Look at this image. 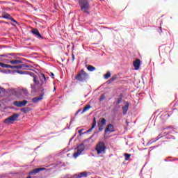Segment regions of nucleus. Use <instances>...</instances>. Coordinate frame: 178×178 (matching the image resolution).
<instances>
[{"instance_id": "nucleus-42", "label": "nucleus", "mask_w": 178, "mask_h": 178, "mask_svg": "<svg viewBox=\"0 0 178 178\" xmlns=\"http://www.w3.org/2000/svg\"><path fill=\"white\" fill-rule=\"evenodd\" d=\"M70 175L69 174H67L65 176H64L62 178H71V177H70Z\"/></svg>"}, {"instance_id": "nucleus-58", "label": "nucleus", "mask_w": 178, "mask_h": 178, "mask_svg": "<svg viewBox=\"0 0 178 178\" xmlns=\"http://www.w3.org/2000/svg\"><path fill=\"white\" fill-rule=\"evenodd\" d=\"M6 1H0V3H6Z\"/></svg>"}, {"instance_id": "nucleus-4", "label": "nucleus", "mask_w": 178, "mask_h": 178, "mask_svg": "<svg viewBox=\"0 0 178 178\" xmlns=\"http://www.w3.org/2000/svg\"><path fill=\"white\" fill-rule=\"evenodd\" d=\"M90 79L88 73L86 72L84 70H81L80 72L75 76V80L81 83H87Z\"/></svg>"}, {"instance_id": "nucleus-16", "label": "nucleus", "mask_w": 178, "mask_h": 178, "mask_svg": "<svg viewBox=\"0 0 178 178\" xmlns=\"http://www.w3.org/2000/svg\"><path fill=\"white\" fill-rule=\"evenodd\" d=\"M133 65L135 70H138V69H140V66H141V60H140V59H136L134 61Z\"/></svg>"}, {"instance_id": "nucleus-40", "label": "nucleus", "mask_w": 178, "mask_h": 178, "mask_svg": "<svg viewBox=\"0 0 178 178\" xmlns=\"http://www.w3.org/2000/svg\"><path fill=\"white\" fill-rule=\"evenodd\" d=\"M123 97H124L123 93H120V94L119 95V97H118V98H119L120 99H122H122H123Z\"/></svg>"}, {"instance_id": "nucleus-26", "label": "nucleus", "mask_w": 178, "mask_h": 178, "mask_svg": "<svg viewBox=\"0 0 178 178\" xmlns=\"http://www.w3.org/2000/svg\"><path fill=\"white\" fill-rule=\"evenodd\" d=\"M95 67L91 65H88L87 66V70H88V72H94V70H95Z\"/></svg>"}, {"instance_id": "nucleus-35", "label": "nucleus", "mask_w": 178, "mask_h": 178, "mask_svg": "<svg viewBox=\"0 0 178 178\" xmlns=\"http://www.w3.org/2000/svg\"><path fill=\"white\" fill-rule=\"evenodd\" d=\"M104 99H105V95H102L100 96V98L99 99V102H102V101H104Z\"/></svg>"}, {"instance_id": "nucleus-53", "label": "nucleus", "mask_w": 178, "mask_h": 178, "mask_svg": "<svg viewBox=\"0 0 178 178\" xmlns=\"http://www.w3.org/2000/svg\"><path fill=\"white\" fill-rule=\"evenodd\" d=\"M160 31L161 33H163V31H162V27H160Z\"/></svg>"}, {"instance_id": "nucleus-37", "label": "nucleus", "mask_w": 178, "mask_h": 178, "mask_svg": "<svg viewBox=\"0 0 178 178\" xmlns=\"http://www.w3.org/2000/svg\"><path fill=\"white\" fill-rule=\"evenodd\" d=\"M83 130L84 129H81L78 131L79 136H83V134H85L84 132H83Z\"/></svg>"}, {"instance_id": "nucleus-32", "label": "nucleus", "mask_w": 178, "mask_h": 178, "mask_svg": "<svg viewBox=\"0 0 178 178\" xmlns=\"http://www.w3.org/2000/svg\"><path fill=\"white\" fill-rule=\"evenodd\" d=\"M0 73H5L6 74H8V73H12V70H1Z\"/></svg>"}, {"instance_id": "nucleus-41", "label": "nucleus", "mask_w": 178, "mask_h": 178, "mask_svg": "<svg viewBox=\"0 0 178 178\" xmlns=\"http://www.w3.org/2000/svg\"><path fill=\"white\" fill-rule=\"evenodd\" d=\"M76 137V134L73 136V137H72L70 139V143H72V141H73V139Z\"/></svg>"}, {"instance_id": "nucleus-3", "label": "nucleus", "mask_w": 178, "mask_h": 178, "mask_svg": "<svg viewBox=\"0 0 178 178\" xmlns=\"http://www.w3.org/2000/svg\"><path fill=\"white\" fill-rule=\"evenodd\" d=\"M31 74H32V75H30V76L31 77L33 78V81L34 83V84L33 85L31 84V86H35L36 88H37L36 86H41V83H42V81H45V79L43 77H42L41 76L42 74H43V76H44V77L47 78V79H49V76L47 77V76L44 75V73H40L39 76L35 75V74H34V72H31Z\"/></svg>"}, {"instance_id": "nucleus-60", "label": "nucleus", "mask_w": 178, "mask_h": 178, "mask_svg": "<svg viewBox=\"0 0 178 178\" xmlns=\"http://www.w3.org/2000/svg\"><path fill=\"white\" fill-rule=\"evenodd\" d=\"M68 130H70V125L67 127Z\"/></svg>"}, {"instance_id": "nucleus-39", "label": "nucleus", "mask_w": 178, "mask_h": 178, "mask_svg": "<svg viewBox=\"0 0 178 178\" xmlns=\"http://www.w3.org/2000/svg\"><path fill=\"white\" fill-rule=\"evenodd\" d=\"M5 92V88L0 86V95L2 94V92Z\"/></svg>"}, {"instance_id": "nucleus-63", "label": "nucleus", "mask_w": 178, "mask_h": 178, "mask_svg": "<svg viewBox=\"0 0 178 178\" xmlns=\"http://www.w3.org/2000/svg\"><path fill=\"white\" fill-rule=\"evenodd\" d=\"M24 91L25 93L27 92V90H24Z\"/></svg>"}, {"instance_id": "nucleus-18", "label": "nucleus", "mask_w": 178, "mask_h": 178, "mask_svg": "<svg viewBox=\"0 0 178 178\" xmlns=\"http://www.w3.org/2000/svg\"><path fill=\"white\" fill-rule=\"evenodd\" d=\"M24 67H30V65L26 64H22L20 65H14V69H22V70H26Z\"/></svg>"}, {"instance_id": "nucleus-19", "label": "nucleus", "mask_w": 178, "mask_h": 178, "mask_svg": "<svg viewBox=\"0 0 178 178\" xmlns=\"http://www.w3.org/2000/svg\"><path fill=\"white\" fill-rule=\"evenodd\" d=\"M12 18V16L10 15V14H8V13H4V14L0 17V19H7V20H10Z\"/></svg>"}, {"instance_id": "nucleus-1", "label": "nucleus", "mask_w": 178, "mask_h": 178, "mask_svg": "<svg viewBox=\"0 0 178 178\" xmlns=\"http://www.w3.org/2000/svg\"><path fill=\"white\" fill-rule=\"evenodd\" d=\"M41 76L44 79V81H42V83L38 88L34 85H31V88L33 92H39V94H40L39 97L32 98V102H33V104H37L40 102V101H42L45 93L49 92V86L47 84V78L44 74H42Z\"/></svg>"}, {"instance_id": "nucleus-11", "label": "nucleus", "mask_w": 178, "mask_h": 178, "mask_svg": "<svg viewBox=\"0 0 178 178\" xmlns=\"http://www.w3.org/2000/svg\"><path fill=\"white\" fill-rule=\"evenodd\" d=\"M47 168H35L33 170H31V172H29V175H30V176H35V175H37V173H40V172H42V170H45Z\"/></svg>"}, {"instance_id": "nucleus-51", "label": "nucleus", "mask_w": 178, "mask_h": 178, "mask_svg": "<svg viewBox=\"0 0 178 178\" xmlns=\"http://www.w3.org/2000/svg\"><path fill=\"white\" fill-rule=\"evenodd\" d=\"M164 161H165V162H169V160H168V159H164Z\"/></svg>"}, {"instance_id": "nucleus-43", "label": "nucleus", "mask_w": 178, "mask_h": 178, "mask_svg": "<svg viewBox=\"0 0 178 178\" xmlns=\"http://www.w3.org/2000/svg\"><path fill=\"white\" fill-rule=\"evenodd\" d=\"M0 66H1V67H4L5 63L0 62Z\"/></svg>"}, {"instance_id": "nucleus-45", "label": "nucleus", "mask_w": 178, "mask_h": 178, "mask_svg": "<svg viewBox=\"0 0 178 178\" xmlns=\"http://www.w3.org/2000/svg\"><path fill=\"white\" fill-rule=\"evenodd\" d=\"M94 136H95V134H93L92 136H90L89 140H92V138L94 137Z\"/></svg>"}, {"instance_id": "nucleus-25", "label": "nucleus", "mask_w": 178, "mask_h": 178, "mask_svg": "<svg viewBox=\"0 0 178 178\" xmlns=\"http://www.w3.org/2000/svg\"><path fill=\"white\" fill-rule=\"evenodd\" d=\"M79 177H87V176H88V172H87L86 171L85 172H79Z\"/></svg>"}, {"instance_id": "nucleus-64", "label": "nucleus", "mask_w": 178, "mask_h": 178, "mask_svg": "<svg viewBox=\"0 0 178 178\" xmlns=\"http://www.w3.org/2000/svg\"><path fill=\"white\" fill-rule=\"evenodd\" d=\"M69 155H70V154H67V156H69Z\"/></svg>"}, {"instance_id": "nucleus-10", "label": "nucleus", "mask_w": 178, "mask_h": 178, "mask_svg": "<svg viewBox=\"0 0 178 178\" xmlns=\"http://www.w3.org/2000/svg\"><path fill=\"white\" fill-rule=\"evenodd\" d=\"M29 104V101L23 100V101H15L13 102V105L17 106V108H23V106H26Z\"/></svg>"}, {"instance_id": "nucleus-38", "label": "nucleus", "mask_w": 178, "mask_h": 178, "mask_svg": "<svg viewBox=\"0 0 178 178\" xmlns=\"http://www.w3.org/2000/svg\"><path fill=\"white\" fill-rule=\"evenodd\" d=\"M90 131H92V128H90L88 131L83 132V134H88V133H90Z\"/></svg>"}, {"instance_id": "nucleus-27", "label": "nucleus", "mask_w": 178, "mask_h": 178, "mask_svg": "<svg viewBox=\"0 0 178 178\" xmlns=\"http://www.w3.org/2000/svg\"><path fill=\"white\" fill-rule=\"evenodd\" d=\"M124 156L125 158V161H129V159H130V157L131 156V154L128 153H124Z\"/></svg>"}, {"instance_id": "nucleus-28", "label": "nucleus", "mask_w": 178, "mask_h": 178, "mask_svg": "<svg viewBox=\"0 0 178 178\" xmlns=\"http://www.w3.org/2000/svg\"><path fill=\"white\" fill-rule=\"evenodd\" d=\"M15 65H11L9 64H6L4 63V68H7V69H14Z\"/></svg>"}, {"instance_id": "nucleus-36", "label": "nucleus", "mask_w": 178, "mask_h": 178, "mask_svg": "<svg viewBox=\"0 0 178 178\" xmlns=\"http://www.w3.org/2000/svg\"><path fill=\"white\" fill-rule=\"evenodd\" d=\"M175 108H173V112H175V111H178V102H177L175 103Z\"/></svg>"}, {"instance_id": "nucleus-6", "label": "nucleus", "mask_w": 178, "mask_h": 178, "mask_svg": "<svg viewBox=\"0 0 178 178\" xmlns=\"http://www.w3.org/2000/svg\"><path fill=\"white\" fill-rule=\"evenodd\" d=\"M75 150L77 151V152H74L73 154V157L74 159H76V158H79L80 155H81V153L84 151H86V146L84 145V143H82L79 144L75 148Z\"/></svg>"}, {"instance_id": "nucleus-46", "label": "nucleus", "mask_w": 178, "mask_h": 178, "mask_svg": "<svg viewBox=\"0 0 178 178\" xmlns=\"http://www.w3.org/2000/svg\"><path fill=\"white\" fill-rule=\"evenodd\" d=\"M72 62H74L75 59L74 54H72Z\"/></svg>"}, {"instance_id": "nucleus-29", "label": "nucleus", "mask_w": 178, "mask_h": 178, "mask_svg": "<svg viewBox=\"0 0 178 178\" xmlns=\"http://www.w3.org/2000/svg\"><path fill=\"white\" fill-rule=\"evenodd\" d=\"M104 77L106 80H108L111 77V72L108 71L106 74L104 75Z\"/></svg>"}, {"instance_id": "nucleus-30", "label": "nucleus", "mask_w": 178, "mask_h": 178, "mask_svg": "<svg viewBox=\"0 0 178 178\" xmlns=\"http://www.w3.org/2000/svg\"><path fill=\"white\" fill-rule=\"evenodd\" d=\"M161 137H157L155 138L154 140H149L148 143H147V145H151V144H152L153 143H155V141H158V140H159V138H161Z\"/></svg>"}, {"instance_id": "nucleus-5", "label": "nucleus", "mask_w": 178, "mask_h": 178, "mask_svg": "<svg viewBox=\"0 0 178 178\" xmlns=\"http://www.w3.org/2000/svg\"><path fill=\"white\" fill-rule=\"evenodd\" d=\"M97 155H101L102 154H106V145L103 141H99L95 148Z\"/></svg>"}, {"instance_id": "nucleus-59", "label": "nucleus", "mask_w": 178, "mask_h": 178, "mask_svg": "<svg viewBox=\"0 0 178 178\" xmlns=\"http://www.w3.org/2000/svg\"><path fill=\"white\" fill-rule=\"evenodd\" d=\"M72 122H73V120H72L70 121V124H72Z\"/></svg>"}, {"instance_id": "nucleus-14", "label": "nucleus", "mask_w": 178, "mask_h": 178, "mask_svg": "<svg viewBox=\"0 0 178 178\" xmlns=\"http://www.w3.org/2000/svg\"><path fill=\"white\" fill-rule=\"evenodd\" d=\"M12 73H18V74H26L28 76H31V72L30 71H22V70H14L12 71Z\"/></svg>"}, {"instance_id": "nucleus-52", "label": "nucleus", "mask_w": 178, "mask_h": 178, "mask_svg": "<svg viewBox=\"0 0 178 178\" xmlns=\"http://www.w3.org/2000/svg\"><path fill=\"white\" fill-rule=\"evenodd\" d=\"M108 30H113V28L108 27Z\"/></svg>"}, {"instance_id": "nucleus-47", "label": "nucleus", "mask_w": 178, "mask_h": 178, "mask_svg": "<svg viewBox=\"0 0 178 178\" xmlns=\"http://www.w3.org/2000/svg\"><path fill=\"white\" fill-rule=\"evenodd\" d=\"M69 152V150H67V149H65L63 151V154H65V152Z\"/></svg>"}, {"instance_id": "nucleus-22", "label": "nucleus", "mask_w": 178, "mask_h": 178, "mask_svg": "<svg viewBox=\"0 0 178 178\" xmlns=\"http://www.w3.org/2000/svg\"><path fill=\"white\" fill-rule=\"evenodd\" d=\"M116 79H118V75H113V76L107 81V84H111V83H113V81H115V80H116Z\"/></svg>"}, {"instance_id": "nucleus-56", "label": "nucleus", "mask_w": 178, "mask_h": 178, "mask_svg": "<svg viewBox=\"0 0 178 178\" xmlns=\"http://www.w3.org/2000/svg\"><path fill=\"white\" fill-rule=\"evenodd\" d=\"M79 113H78V111L76 112L75 113V116H77V115H79Z\"/></svg>"}, {"instance_id": "nucleus-7", "label": "nucleus", "mask_w": 178, "mask_h": 178, "mask_svg": "<svg viewBox=\"0 0 178 178\" xmlns=\"http://www.w3.org/2000/svg\"><path fill=\"white\" fill-rule=\"evenodd\" d=\"M19 116H20V114L13 113V115L5 119L3 123H6V124H13V123L17 120Z\"/></svg>"}, {"instance_id": "nucleus-61", "label": "nucleus", "mask_w": 178, "mask_h": 178, "mask_svg": "<svg viewBox=\"0 0 178 178\" xmlns=\"http://www.w3.org/2000/svg\"><path fill=\"white\" fill-rule=\"evenodd\" d=\"M26 178H31V176H28Z\"/></svg>"}, {"instance_id": "nucleus-2", "label": "nucleus", "mask_w": 178, "mask_h": 178, "mask_svg": "<svg viewBox=\"0 0 178 178\" xmlns=\"http://www.w3.org/2000/svg\"><path fill=\"white\" fill-rule=\"evenodd\" d=\"M78 3L83 13L90 15V10L91 9V4H90V0H78Z\"/></svg>"}, {"instance_id": "nucleus-8", "label": "nucleus", "mask_w": 178, "mask_h": 178, "mask_svg": "<svg viewBox=\"0 0 178 178\" xmlns=\"http://www.w3.org/2000/svg\"><path fill=\"white\" fill-rule=\"evenodd\" d=\"M104 126H106V119L104 118H100L97 122V127L99 131H104Z\"/></svg>"}, {"instance_id": "nucleus-57", "label": "nucleus", "mask_w": 178, "mask_h": 178, "mask_svg": "<svg viewBox=\"0 0 178 178\" xmlns=\"http://www.w3.org/2000/svg\"><path fill=\"white\" fill-rule=\"evenodd\" d=\"M79 113H78V111L76 112L75 113V116H77V115H79Z\"/></svg>"}, {"instance_id": "nucleus-12", "label": "nucleus", "mask_w": 178, "mask_h": 178, "mask_svg": "<svg viewBox=\"0 0 178 178\" xmlns=\"http://www.w3.org/2000/svg\"><path fill=\"white\" fill-rule=\"evenodd\" d=\"M31 34H33V35H36V37H38V38H40V40H44V37H42V35L40 33V31L37 29H32L31 31Z\"/></svg>"}, {"instance_id": "nucleus-49", "label": "nucleus", "mask_w": 178, "mask_h": 178, "mask_svg": "<svg viewBox=\"0 0 178 178\" xmlns=\"http://www.w3.org/2000/svg\"><path fill=\"white\" fill-rule=\"evenodd\" d=\"M51 77H54L55 76V74H54V72H51Z\"/></svg>"}, {"instance_id": "nucleus-34", "label": "nucleus", "mask_w": 178, "mask_h": 178, "mask_svg": "<svg viewBox=\"0 0 178 178\" xmlns=\"http://www.w3.org/2000/svg\"><path fill=\"white\" fill-rule=\"evenodd\" d=\"M6 57H8V55H6V54H1L0 55V61L3 60V58H6Z\"/></svg>"}, {"instance_id": "nucleus-13", "label": "nucleus", "mask_w": 178, "mask_h": 178, "mask_svg": "<svg viewBox=\"0 0 178 178\" xmlns=\"http://www.w3.org/2000/svg\"><path fill=\"white\" fill-rule=\"evenodd\" d=\"M172 113H173V111H172L168 112L165 111L161 114V119H162V120H166V119H169Z\"/></svg>"}, {"instance_id": "nucleus-20", "label": "nucleus", "mask_w": 178, "mask_h": 178, "mask_svg": "<svg viewBox=\"0 0 178 178\" xmlns=\"http://www.w3.org/2000/svg\"><path fill=\"white\" fill-rule=\"evenodd\" d=\"M6 55L8 56L7 58H10V57H9V56H13V58L14 59H15V60L22 59V58L18 57L17 56H16V54H15V53L8 54H6Z\"/></svg>"}, {"instance_id": "nucleus-31", "label": "nucleus", "mask_w": 178, "mask_h": 178, "mask_svg": "<svg viewBox=\"0 0 178 178\" xmlns=\"http://www.w3.org/2000/svg\"><path fill=\"white\" fill-rule=\"evenodd\" d=\"M122 99L120 98H115V104H116V105H119V104H122Z\"/></svg>"}, {"instance_id": "nucleus-9", "label": "nucleus", "mask_w": 178, "mask_h": 178, "mask_svg": "<svg viewBox=\"0 0 178 178\" xmlns=\"http://www.w3.org/2000/svg\"><path fill=\"white\" fill-rule=\"evenodd\" d=\"M111 133H115V126L113 124H107L104 129V136H106V134H111Z\"/></svg>"}, {"instance_id": "nucleus-50", "label": "nucleus", "mask_w": 178, "mask_h": 178, "mask_svg": "<svg viewBox=\"0 0 178 178\" xmlns=\"http://www.w3.org/2000/svg\"><path fill=\"white\" fill-rule=\"evenodd\" d=\"M5 10H10V8H6Z\"/></svg>"}, {"instance_id": "nucleus-33", "label": "nucleus", "mask_w": 178, "mask_h": 178, "mask_svg": "<svg viewBox=\"0 0 178 178\" xmlns=\"http://www.w3.org/2000/svg\"><path fill=\"white\" fill-rule=\"evenodd\" d=\"M10 20L11 22H13V23H15V24H17V26H20V24H19V22H17V21H16V19H13V17H11Z\"/></svg>"}, {"instance_id": "nucleus-17", "label": "nucleus", "mask_w": 178, "mask_h": 178, "mask_svg": "<svg viewBox=\"0 0 178 178\" xmlns=\"http://www.w3.org/2000/svg\"><path fill=\"white\" fill-rule=\"evenodd\" d=\"M125 105L122 106V113L124 115H127V111H129V106L130 104L128 102H124Z\"/></svg>"}, {"instance_id": "nucleus-48", "label": "nucleus", "mask_w": 178, "mask_h": 178, "mask_svg": "<svg viewBox=\"0 0 178 178\" xmlns=\"http://www.w3.org/2000/svg\"><path fill=\"white\" fill-rule=\"evenodd\" d=\"M158 145L156 146H153V147H151L150 149H153L154 148H157Z\"/></svg>"}, {"instance_id": "nucleus-15", "label": "nucleus", "mask_w": 178, "mask_h": 178, "mask_svg": "<svg viewBox=\"0 0 178 178\" xmlns=\"http://www.w3.org/2000/svg\"><path fill=\"white\" fill-rule=\"evenodd\" d=\"M23 60H26V59L21 58L17 60H11L9 61V63L11 65H20V63H23Z\"/></svg>"}, {"instance_id": "nucleus-62", "label": "nucleus", "mask_w": 178, "mask_h": 178, "mask_svg": "<svg viewBox=\"0 0 178 178\" xmlns=\"http://www.w3.org/2000/svg\"><path fill=\"white\" fill-rule=\"evenodd\" d=\"M11 25H12V26H13L14 27H15V24H11Z\"/></svg>"}, {"instance_id": "nucleus-21", "label": "nucleus", "mask_w": 178, "mask_h": 178, "mask_svg": "<svg viewBox=\"0 0 178 178\" xmlns=\"http://www.w3.org/2000/svg\"><path fill=\"white\" fill-rule=\"evenodd\" d=\"M30 111H31V108H30L29 107H24L21 108V112H22V113H29V112H30Z\"/></svg>"}, {"instance_id": "nucleus-23", "label": "nucleus", "mask_w": 178, "mask_h": 178, "mask_svg": "<svg viewBox=\"0 0 178 178\" xmlns=\"http://www.w3.org/2000/svg\"><path fill=\"white\" fill-rule=\"evenodd\" d=\"M91 108V105L90 104H87L83 109V111H81V114L83 115V113H84L85 112H87V111H88V109Z\"/></svg>"}, {"instance_id": "nucleus-44", "label": "nucleus", "mask_w": 178, "mask_h": 178, "mask_svg": "<svg viewBox=\"0 0 178 178\" xmlns=\"http://www.w3.org/2000/svg\"><path fill=\"white\" fill-rule=\"evenodd\" d=\"M89 141H90V139H89V138H87V139H85V140H83V143H89Z\"/></svg>"}, {"instance_id": "nucleus-55", "label": "nucleus", "mask_w": 178, "mask_h": 178, "mask_svg": "<svg viewBox=\"0 0 178 178\" xmlns=\"http://www.w3.org/2000/svg\"><path fill=\"white\" fill-rule=\"evenodd\" d=\"M79 113H78V111L76 112L75 113V116H77V115H79Z\"/></svg>"}, {"instance_id": "nucleus-54", "label": "nucleus", "mask_w": 178, "mask_h": 178, "mask_svg": "<svg viewBox=\"0 0 178 178\" xmlns=\"http://www.w3.org/2000/svg\"><path fill=\"white\" fill-rule=\"evenodd\" d=\"M77 111H78V113H80V112H81V108H79Z\"/></svg>"}, {"instance_id": "nucleus-24", "label": "nucleus", "mask_w": 178, "mask_h": 178, "mask_svg": "<svg viewBox=\"0 0 178 178\" xmlns=\"http://www.w3.org/2000/svg\"><path fill=\"white\" fill-rule=\"evenodd\" d=\"M95 126H97V118L94 117L92 119V127L90 128L94 130V129H95Z\"/></svg>"}]
</instances>
